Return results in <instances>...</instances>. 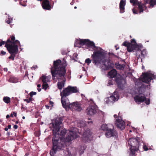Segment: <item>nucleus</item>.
Returning a JSON list of instances; mask_svg holds the SVG:
<instances>
[{"label":"nucleus","mask_w":156,"mask_h":156,"mask_svg":"<svg viewBox=\"0 0 156 156\" xmlns=\"http://www.w3.org/2000/svg\"><path fill=\"white\" fill-rule=\"evenodd\" d=\"M49 104L50 105H51V107L53 106V104H54V103L53 101H50Z\"/></svg>","instance_id":"49530a36"},{"label":"nucleus","mask_w":156,"mask_h":156,"mask_svg":"<svg viewBox=\"0 0 156 156\" xmlns=\"http://www.w3.org/2000/svg\"><path fill=\"white\" fill-rule=\"evenodd\" d=\"M37 90H38L39 91V92H40V91H41V88H40V89H38H38H37Z\"/></svg>","instance_id":"5fc2aeb1"},{"label":"nucleus","mask_w":156,"mask_h":156,"mask_svg":"<svg viewBox=\"0 0 156 156\" xmlns=\"http://www.w3.org/2000/svg\"><path fill=\"white\" fill-rule=\"evenodd\" d=\"M130 3L132 4L134 6L137 5L140 2H138L137 0H130Z\"/></svg>","instance_id":"c756f323"},{"label":"nucleus","mask_w":156,"mask_h":156,"mask_svg":"<svg viewBox=\"0 0 156 156\" xmlns=\"http://www.w3.org/2000/svg\"><path fill=\"white\" fill-rule=\"evenodd\" d=\"M116 81L118 87L121 89H123V87L126 83V81L124 79H120L117 78Z\"/></svg>","instance_id":"412c9836"},{"label":"nucleus","mask_w":156,"mask_h":156,"mask_svg":"<svg viewBox=\"0 0 156 156\" xmlns=\"http://www.w3.org/2000/svg\"><path fill=\"white\" fill-rule=\"evenodd\" d=\"M40 79L41 80L43 83H48L50 82L51 76H42Z\"/></svg>","instance_id":"5701e85b"},{"label":"nucleus","mask_w":156,"mask_h":156,"mask_svg":"<svg viewBox=\"0 0 156 156\" xmlns=\"http://www.w3.org/2000/svg\"><path fill=\"white\" fill-rule=\"evenodd\" d=\"M140 49L139 50L137 51L136 55L137 57V58L138 59L140 58L141 60H142V59L144 58V57L146 55L147 53L146 50L144 49L142 50H140Z\"/></svg>","instance_id":"6ab92c4d"},{"label":"nucleus","mask_w":156,"mask_h":156,"mask_svg":"<svg viewBox=\"0 0 156 156\" xmlns=\"http://www.w3.org/2000/svg\"><path fill=\"white\" fill-rule=\"evenodd\" d=\"M41 4L43 9L44 10H51L53 7L48 0H43Z\"/></svg>","instance_id":"4468645a"},{"label":"nucleus","mask_w":156,"mask_h":156,"mask_svg":"<svg viewBox=\"0 0 156 156\" xmlns=\"http://www.w3.org/2000/svg\"><path fill=\"white\" fill-rule=\"evenodd\" d=\"M45 107H46V108L47 109H48L49 108V106L48 105H46Z\"/></svg>","instance_id":"8fccbe9b"},{"label":"nucleus","mask_w":156,"mask_h":156,"mask_svg":"<svg viewBox=\"0 0 156 156\" xmlns=\"http://www.w3.org/2000/svg\"><path fill=\"white\" fill-rule=\"evenodd\" d=\"M75 155V154H72L69 150L67 149L64 152V156H74Z\"/></svg>","instance_id":"a878e982"},{"label":"nucleus","mask_w":156,"mask_h":156,"mask_svg":"<svg viewBox=\"0 0 156 156\" xmlns=\"http://www.w3.org/2000/svg\"><path fill=\"white\" fill-rule=\"evenodd\" d=\"M117 75V72L115 69H112L108 73V76L111 78L115 77Z\"/></svg>","instance_id":"b1692460"},{"label":"nucleus","mask_w":156,"mask_h":156,"mask_svg":"<svg viewBox=\"0 0 156 156\" xmlns=\"http://www.w3.org/2000/svg\"><path fill=\"white\" fill-rule=\"evenodd\" d=\"M134 99L136 103L139 104L144 101L147 105H149L150 103L149 99H147L144 95L142 94H140L134 97Z\"/></svg>","instance_id":"9d476101"},{"label":"nucleus","mask_w":156,"mask_h":156,"mask_svg":"<svg viewBox=\"0 0 156 156\" xmlns=\"http://www.w3.org/2000/svg\"><path fill=\"white\" fill-rule=\"evenodd\" d=\"M126 5V2L123 0H121L119 3V9L120 12L123 13L125 12V6Z\"/></svg>","instance_id":"4be33fe9"},{"label":"nucleus","mask_w":156,"mask_h":156,"mask_svg":"<svg viewBox=\"0 0 156 156\" xmlns=\"http://www.w3.org/2000/svg\"><path fill=\"white\" fill-rule=\"evenodd\" d=\"M5 42L2 41V40H0V46H1L2 45L5 44Z\"/></svg>","instance_id":"ea45409f"},{"label":"nucleus","mask_w":156,"mask_h":156,"mask_svg":"<svg viewBox=\"0 0 156 156\" xmlns=\"http://www.w3.org/2000/svg\"><path fill=\"white\" fill-rule=\"evenodd\" d=\"M33 68H34V69L35 68V67H33Z\"/></svg>","instance_id":"680f3d73"},{"label":"nucleus","mask_w":156,"mask_h":156,"mask_svg":"<svg viewBox=\"0 0 156 156\" xmlns=\"http://www.w3.org/2000/svg\"><path fill=\"white\" fill-rule=\"evenodd\" d=\"M84 44L87 45L89 47H91L94 51V54L92 55L93 58V62L95 65L101 63H104V65L105 66V70H107L110 67L109 60L104 51L99 47L95 46L94 42L89 40H76L74 44L75 47H80Z\"/></svg>","instance_id":"f03ea898"},{"label":"nucleus","mask_w":156,"mask_h":156,"mask_svg":"<svg viewBox=\"0 0 156 156\" xmlns=\"http://www.w3.org/2000/svg\"><path fill=\"white\" fill-rule=\"evenodd\" d=\"M122 45L126 47L127 51L129 52H134L141 49L142 48L143 46L141 44L138 45L135 40H132L130 42L127 41L124 42Z\"/></svg>","instance_id":"423d86ee"},{"label":"nucleus","mask_w":156,"mask_h":156,"mask_svg":"<svg viewBox=\"0 0 156 156\" xmlns=\"http://www.w3.org/2000/svg\"><path fill=\"white\" fill-rule=\"evenodd\" d=\"M114 117L115 118H116L115 124H116L117 127L120 129L121 130H122L125 128V122L121 118L120 116H118L117 118V115H114Z\"/></svg>","instance_id":"9b49d317"},{"label":"nucleus","mask_w":156,"mask_h":156,"mask_svg":"<svg viewBox=\"0 0 156 156\" xmlns=\"http://www.w3.org/2000/svg\"><path fill=\"white\" fill-rule=\"evenodd\" d=\"M14 115V116H16V113L15 112H13V113H12L11 115H10V116H11L12 117H13V115Z\"/></svg>","instance_id":"a19ab883"},{"label":"nucleus","mask_w":156,"mask_h":156,"mask_svg":"<svg viewBox=\"0 0 156 156\" xmlns=\"http://www.w3.org/2000/svg\"><path fill=\"white\" fill-rule=\"evenodd\" d=\"M8 128H8V129H10L11 128V125H8Z\"/></svg>","instance_id":"3c124183"},{"label":"nucleus","mask_w":156,"mask_h":156,"mask_svg":"<svg viewBox=\"0 0 156 156\" xmlns=\"http://www.w3.org/2000/svg\"><path fill=\"white\" fill-rule=\"evenodd\" d=\"M143 148L145 151H147L148 150V149L146 146H144Z\"/></svg>","instance_id":"c03bdc74"},{"label":"nucleus","mask_w":156,"mask_h":156,"mask_svg":"<svg viewBox=\"0 0 156 156\" xmlns=\"http://www.w3.org/2000/svg\"><path fill=\"white\" fill-rule=\"evenodd\" d=\"M113 84V82L112 79L108 80L107 85L108 86H110Z\"/></svg>","instance_id":"c9c22d12"},{"label":"nucleus","mask_w":156,"mask_h":156,"mask_svg":"<svg viewBox=\"0 0 156 156\" xmlns=\"http://www.w3.org/2000/svg\"><path fill=\"white\" fill-rule=\"evenodd\" d=\"M9 115H6V118H8L9 117Z\"/></svg>","instance_id":"6e6d98bb"},{"label":"nucleus","mask_w":156,"mask_h":156,"mask_svg":"<svg viewBox=\"0 0 156 156\" xmlns=\"http://www.w3.org/2000/svg\"><path fill=\"white\" fill-rule=\"evenodd\" d=\"M32 99L31 98H30L29 99H26L24 101L28 103L32 101Z\"/></svg>","instance_id":"4c0bfd02"},{"label":"nucleus","mask_w":156,"mask_h":156,"mask_svg":"<svg viewBox=\"0 0 156 156\" xmlns=\"http://www.w3.org/2000/svg\"><path fill=\"white\" fill-rule=\"evenodd\" d=\"M67 65L65 58L63 59L62 63L58 59L54 62L53 67L51 68L52 78L54 80H58V86L60 90L64 87L66 80L65 77L66 72L65 68Z\"/></svg>","instance_id":"7ed1b4c3"},{"label":"nucleus","mask_w":156,"mask_h":156,"mask_svg":"<svg viewBox=\"0 0 156 156\" xmlns=\"http://www.w3.org/2000/svg\"><path fill=\"white\" fill-rule=\"evenodd\" d=\"M119 98L118 92L117 91H115L110 97L106 98L105 99V101L108 104H111L115 101H117Z\"/></svg>","instance_id":"1a4fd4ad"},{"label":"nucleus","mask_w":156,"mask_h":156,"mask_svg":"<svg viewBox=\"0 0 156 156\" xmlns=\"http://www.w3.org/2000/svg\"><path fill=\"white\" fill-rule=\"evenodd\" d=\"M74 8L75 9H76L77 8L76 6H75L74 7Z\"/></svg>","instance_id":"13d9d810"},{"label":"nucleus","mask_w":156,"mask_h":156,"mask_svg":"<svg viewBox=\"0 0 156 156\" xmlns=\"http://www.w3.org/2000/svg\"><path fill=\"white\" fill-rule=\"evenodd\" d=\"M85 147L84 146H82L80 147V154H81L83 153L84 150L85 149Z\"/></svg>","instance_id":"f704fd0d"},{"label":"nucleus","mask_w":156,"mask_h":156,"mask_svg":"<svg viewBox=\"0 0 156 156\" xmlns=\"http://www.w3.org/2000/svg\"><path fill=\"white\" fill-rule=\"evenodd\" d=\"M91 61L89 58H87L85 61V63L89 65L91 62Z\"/></svg>","instance_id":"e433bc0d"},{"label":"nucleus","mask_w":156,"mask_h":156,"mask_svg":"<svg viewBox=\"0 0 156 156\" xmlns=\"http://www.w3.org/2000/svg\"><path fill=\"white\" fill-rule=\"evenodd\" d=\"M61 102L63 107L66 109L69 108L70 104L69 101L66 97H61Z\"/></svg>","instance_id":"2eb2a0df"},{"label":"nucleus","mask_w":156,"mask_h":156,"mask_svg":"<svg viewBox=\"0 0 156 156\" xmlns=\"http://www.w3.org/2000/svg\"><path fill=\"white\" fill-rule=\"evenodd\" d=\"M144 0L146 3H145V4H146V3H148L149 2L150 3V1H151V0Z\"/></svg>","instance_id":"a18cd8bd"},{"label":"nucleus","mask_w":156,"mask_h":156,"mask_svg":"<svg viewBox=\"0 0 156 156\" xmlns=\"http://www.w3.org/2000/svg\"><path fill=\"white\" fill-rule=\"evenodd\" d=\"M12 18L8 17L5 20V22L8 24H10L12 21Z\"/></svg>","instance_id":"72a5a7b5"},{"label":"nucleus","mask_w":156,"mask_h":156,"mask_svg":"<svg viewBox=\"0 0 156 156\" xmlns=\"http://www.w3.org/2000/svg\"><path fill=\"white\" fill-rule=\"evenodd\" d=\"M156 5V0H151L150 2V5L152 8L153 7L154 5Z\"/></svg>","instance_id":"7c9ffc66"},{"label":"nucleus","mask_w":156,"mask_h":156,"mask_svg":"<svg viewBox=\"0 0 156 156\" xmlns=\"http://www.w3.org/2000/svg\"><path fill=\"white\" fill-rule=\"evenodd\" d=\"M139 138H131L128 141V144L131 153L132 155H134L135 153L138 150L139 147Z\"/></svg>","instance_id":"0eeeda50"},{"label":"nucleus","mask_w":156,"mask_h":156,"mask_svg":"<svg viewBox=\"0 0 156 156\" xmlns=\"http://www.w3.org/2000/svg\"><path fill=\"white\" fill-rule=\"evenodd\" d=\"M77 56L78 55L77 54V53H75L73 55L72 57H71V58L73 59L75 61H76L78 59L77 58Z\"/></svg>","instance_id":"2f4dec72"},{"label":"nucleus","mask_w":156,"mask_h":156,"mask_svg":"<svg viewBox=\"0 0 156 156\" xmlns=\"http://www.w3.org/2000/svg\"><path fill=\"white\" fill-rule=\"evenodd\" d=\"M3 101L6 104H9L10 102V98L8 97H4L3 98Z\"/></svg>","instance_id":"cd10ccee"},{"label":"nucleus","mask_w":156,"mask_h":156,"mask_svg":"<svg viewBox=\"0 0 156 156\" xmlns=\"http://www.w3.org/2000/svg\"><path fill=\"white\" fill-rule=\"evenodd\" d=\"M93 124V122L90 119H88L87 121H76L75 124H76L77 126L79 127H83L88 125L89 126Z\"/></svg>","instance_id":"f8f14e48"},{"label":"nucleus","mask_w":156,"mask_h":156,"mask_svg":"<svg viewBox=\"0 0 156 156\" xmlns=\"http://www.w3.org/2000/svg\"><path fill=\"white\" fill-rule=\"evenodd\" d=\"M20 44V43L17 40H7L5 46L11 54V55L9 58V59L14 60L15 55L18 51V46Z\"/></svg>","instance_id":"20e7f679"},{"label":"nucleus","mask_w":156,"mask_h":156,"mask_svg":"<svg viewBox=\"0 0 156 156\" xmlns=\"http://www.w3.org/2000/svg\"><path fill=\"white\" fill-rule=\"evenodd\" d=\"M69 108L72 109L73 110H76L78 111H80L81 109L80 104L76 102L70 103Z\"/></svg>","instance_id":"f3484780"},{"label":"nucleus","mask_w":156,"mask_h":156,"mask_svg":"<svg viewBox=\"0 0 156 156\" xmlns=\"http://www.w3.org/2000/svg\"><path fill=\"white\" fill-rule=\"evenodd\" d=\"M115 65L117 69L120 70L123 69L125 67V65H121L118 63L115 64Z\"/></svg>","instance_id":"bb28decb"},{"label":"nucleus","mask_w":156,"mask_h":156,"mask_svg":"<svg viewBox=\"0 0 156 156\" xmlns=\"http://www.w3.org/2000/svg\"><path fill=\"white\" fill-rule=\"evenodd\" d=\"M101 128L102 130L106 131L109 129L107 125L106 124H103L101 126Z\"/></svg>","instance_id":"c85d7f7f"},{"label":"nucleus","mask_w":156,"mask_h":156,"mask_svg":"<svg viewBox=\"0 0 156 156\" xmlns=\"http://www.w3.org/2000/svg\"><path fill=\"white\" fill-rule=\"evenodd\" d=\"M22 118L23 119H25V117L24 116H23V117H22Z\"/></svg>","instance_id":"4d7b16f0"},{"label":"nucleus","mask_w":156,"mask_h":156,"mask_svg":"<svg viewBox=\"0 0 156 156\" xmlns=\"http://www.w3.org/2000/svg\"><path fill=\"white\" fill-rule=\"evenodd\" d=\"M36 92L32 91L30 93V96L32 97L33 95H36Z\"/></svg>","instance_id":"58836bf2"},{"label":"nucleus","mask_w":156,"mask_h":156,"mask_svg":"<svg viewBox=\"0 0 156 156\" xmlns=\"http://www.w3.org/2000/svg\"><path fill=\"white\" fill-rule=\"evenodd\" d=\"M41 85L40 84H38L37 85V87H41Z\"/></svg>","instance_id":"864d4df0"},{"label":"nucleus","mask_w":156,"mask_h":156,"mask_svg":"<svg viewBox=\"0 0 156 156\" xmlns=\"http://www.w3.org/2000/svg\"><path fill=\"white\" fill-rule=\"evenodd\" d=\"M13 128L15 129H17L18 128V126L17 125H15L13 126Z\"/></svg>","instance_id":"de8ad7c7"},{"label":"nucleus","mask_w":156,"mask_h":156,"mask_svg":"<svg viewBox=\"0 0 156 156\" xmlns=\"http://www.w3.org/2000/svg\"><path fill=\"white\" fill-rule=\"evenodd\" d=\"M130 37H131V35L130 36Z\"/></svg>","instance_id":"e2e57ef3"},{"label":"nucleus","mask_w":156,"mask_h":156,"mask_svg":"<svg viewBox=\"0 0 156 156\" xmlns=\"http://www.w3.org/2000/svg\"><path fill=\"white\" fill-rule=\"evenodd\" d=\"M137 5L138 6V9L139 11V13L140 14L141 12H143L144 11L143 8L144 5L142 4L141 2H140L139 3H138ZM132 11L133 13L134 14H137L138 13L137 10L135 8L132 9Z\"/></svg>","instance_id":"dca6fc26"},{"label":"nucleus","mask_w":156,"mask_h":156,"mask_svg":"<svg viewBox=\"0 0 156 156\" xmlns=\"http://www.w3.org/2000/svg\"><path fill=\"white\" fill-rule=\"evenodd\" d=\"M5 71H7V69H5Z\"/></svg>","instance_id":"bf43d9fd"},{"label":"nucleus","mask_w":156,"mask_h":156,"mask_svg":"<svg viewBox=\"0 0 156 156\" xmlns=\"http://www.w3.org/2000/svg\"><path fill=\"white\" fill-rule=\"evenodd\" d=\"M92 137V134L90 130L85 131L83 134V139L85 141L88 142L91 140Z\"/></svg>","instance_id":"ddd939ff"},{"label":"nucleus","mask_w":156,"mask_h":156,"mask_svg":"<svg viewBox=\"0 0 156 156\" xmlns=\"http://www.w3.org/2000/svg\"><path fill=\"white\" fill-rule=\"evenodd\" d=\"M10 39H15V35L14 34H12L11 35L10 37Z\"/></svg>","instance_id":"79ce46f5"},{"label":"nucleus","mask_w":156,"mask_h":156,"mask_svg":"<svg viewBox=\"0 0 156 156\" xmlns=\"http://www.w3.org/2000/svg\"><path fill=\"white\" fill-rule=\"evenodd\" d=\"M117 49H118V48H116V50H117Z\"/></svg>","instance_id":"69168bd1"},{"label":"nucleus","mask_w":156,"mask_h":156,"mask_svg":"<svg viewBox=\"0 0 156 156\" xmlns=\"http://www.w3.org/2000/svg\"><path fill=\"white\" fill-rule=\"evenodd\" d=\"M91 101L93 102V101Z\"/></svg>","instance_id":"0e129e2a"},{"label":"nucleus","mask_w":156,"mask_h":156,"mask_svg":"<svg viewBox=\"0 0 156 156\" xmlns=\"http://www.w3.org/2000/svg\"><path fill=\"white\" fill-rule=\"evenodd\" d=\"M6 54L5 52L4 51H1V54L2 55H5Z\"/></svg>","instance_id":"37998d69"},{"label":"nucleus","mask_w":156,"mask_h":156,"mask_svg":"<svg viewBox=\"0 0 156 156\" xmlns=\"http://www.w3.org/2000/svg\"><path fill=\"white\" fill-rule=\"evenodd\" d=\"M8 128H7V127H6V128H5V130L6 131H8Z\"/></svg>","instance_id":"603ef678"},{"label":"nucleus","mask_w":156,"mask_h":156,"mask_svg":"<svg viewBox=\"0 0 156 156\" xmlns=\"http://www.w3.org/2000/svg\"><path fill=\"white\" fill-rule=\"evenodd\" d=\"M142 75V77H141L140 79H136L135 80L136 86L139 87H140L142 85V82L140 79L142 80L143 82L147 83H149L152 80L156 79V75L152 72L148 71L146 73H143Z\"/></svg>","instance_id":"39448f33"},{"label":"nucleus","mask_w":156,"mask_h":156,"mask_svg":"<svg viewBox=\"0 0 156 156\" xmlns=\"http://www.w3.org/2000/svg\"><path fill=\"white\" fill-rule=\"evenodd\" d=\"M74 0H73V1L72 2H71V3H70V4L72 5H73L74 3Z\"/></svg>","instance_id":"09e8293b"},{"label":"nucleus","mask_w":156,"mask_h":156,"mask_svg":"<svg viewBox=\"0 0 156 156\" xmlns=\"http://www.w3.org/2000/svg\"><path fill=\"white\" fill-rule=\"evenodd\" d=\"M42 87L43 89L45 90H46L48 87V83H43Z\"/></svg>","instance_id":"473e14b6"},{"label":"nucleus","mask_w":156,"mask_h":156,"mask_svg":"<svg viewBox=\"0 0 156 156\" xmlns=\"http://www.w3.org/2000/svg\"><path fill=\"white\" fill-rule=\"evenodd\" d=\"M86 113L88 115H92L96 112V107L95 106H90L86 110Z\"/></svg>","instance_id":"a211bd4d"},{"label":"nucleus","mask_w":156,"mask_h":156,"mask_svg":"<svg viewBox=\"0 0 156 156\" xmlns=\"http://www.w3.org/2000/svg\"><path fill=\"white\" fill-rule=\"evenodd\" d=\"M105 135L107 138H109L112 136L114 137L116 136L117 133L114 129H109L106 131Z\"/></svg>","instance_id":"aec40b11"},{"label":"nucleus","mask_w":156,"mask_h":156,"mask_svg":"<svg viewBox=\"0 0 156 156\" xmlns=\"http://www.w3.org/2000/svg\"><path fill=\"white\" fill-rule=\"evenodd\" d=\"M62 122V120L60 118H58L52 121L50 124V126H52L53 134L52 139L53 147L51 150L50 154L51 156L53 155L56 151L63 149L67 143L78 136L77 129L72 127L66 131L62 128H60V125Z\"/></svg>","instance_id":"f257e3e1"},{"label":"nucleus","mask_w":156,"mask_h":156,"mask_svg":"<svg viewBox=\"0 0 156 156\" xmlns=\"http://www.w3.org/2000/svg\"><path fill=\"white\" fill-rule=\"evenodd\" d=\"M129 132H132V130H130L129 131Z\"/></svg>","instance_id":"052dcab7"},{"label":"nucleus","mask_w":156,"mask_h":156,"mask_svg":"<svg viewBox=\"0 0 156 156\" xmlns=\"http://www.w3.org/2000/svg\"><path fill=\"white\" fill-rule=\"evenodd\" d=\"M78 90L76 87L68 86L65 88L61 92L60 94L61 96L66 97L72 93H75L77 92Z\"/></svg>","instance_id":"6e6552de"},{"label":"nucleus","mask_w":156,"mask_h":156,"mask_svg":"<svg viewBox=\"0 0 156 156\" xmlns=\"http://www.w3.org/2000/svg\"><path fill=\"white\" fill-rule=\"evenodd\" d=\"M9 82L13 83H16L18 82V79L14 76H11L9 80Z\"/></svg>","instance_id":"393cba45"}]
</instances>
